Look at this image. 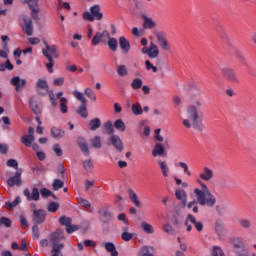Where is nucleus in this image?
Returning <instances> with one entry per match:
<instances>
[{
    "mask_svg": "<svg viewBox=\"0 0 256 256\" xmlns=\"http://www.w3.org/2000/svg\"><path fill=\"white\" fill-rule=\"evenodd\" d=\"M222 74L227 81H231L232 83H239V78L235 73V70L232 68H222Z\"/></svg>",
    "mask_w": 256,
    "mask_h": 256,
    "instance_id": "14",
    "label": "nucleus"
},
{
    "mask_svg": "<svg viewBox=\"0 0 256 256\" xmlns=\"http://www.w3.org/2000/svg\"><path fill=\"white\" fill-rule=\"evenodd\" d=\"M108 145H112V147L118 150L119 153H121L123 149H125V146L123 145V140H121V137H119V135H115V134L110 136Z\"/></svg>",
    "mask_w": 256,
    "mask_h": 256,
    "instance_id": "11",
    "label": "nucleus"
},
{
    "mask_svg": "<svg viewBox=\"0 0 256 256\" xmlns=\"http://www.w3.org/2000/svg\"><path fill=\"white\" fill-rule=\"evenodd\" d=\"M22 31L28 35V37H31L33 35V19H31L29 16L24 15L23 17V24L21 25Z\"/></svg>",
    "mask_w": 256,
    "mask_h": 256,
    "instance_id": "10",
    "label": "nucleus"
},
{
    "mask_svg": "<svg viewBox=\"0 0 256 256\" xmlns=\"http://www.w3.org/2000/svg\"><path fill=\"white\" fill-rule=\"evenodd\" d=\"M119 47L122 50V53H124V55H127V53L131 51V43H129V40H127L125 36H121L119 38Z\"/></svg>",
    "mask_w": 256,
    "mask_h": 256,
    "instance_id": "19",
    "label": "nucleus"
},
{
    "mask_svg": "<svg viewBox=\"0 0 256 256\" xmlns=\"http://www.w3.org/2000/svg\"><path fill=\"white\" fill-rule=\"evenodd\" d=\"M131 111L133 115H136V116L143 115V108L141 107V104L139 102L132 104Z\"/></svg>",
    "mask_w": 256,
    "mask_h": 256,
    "instance_id": "42",
    "label": "nucleus"
},
{
    "mask_svg": "<svg viewBox=\"0 0 256 256\" xmlns=\"http://www.w3.org/2000/svg\"><path fill=\"white\" fill-rule=\"evenodd\" d=\"M119 77H127L129 75V70H127V66L119 65L116 69Z\"/></svg>",
    "mask_w": 256,
    "mask_h": 256,
    "instance_id": "43",
    "label": "nucleus"
},
{
    "mask_svg": "<svg viewBox=\"0 0 256 256\" xmlns=\"http://www.w3.org/2000/svg\"><path fill=\"white\" fill-rule=\"evenodd\" d=\"M19 203H21V197L17 196L12 202L7 201L5 203V207L9 211H11V210H13L14 207H17V205H19Z\"/></svg>",
    "mask_w": 256,
    "mask_h": 256,
    "instance_id": "39",
    "label": "nucleus"
},
{
    "mask_svg": "<svg viewBox=\"0 0 256 256\" xmlns=\"http://www.w3.org/2000/svg\"><path fill=\"white\" fill-rule=\"evenodd\" d=\"M238 225L241 227V229L249 230L251 227H253V222L249 218H240L238 220Z\"/></svg>",
    "mask_w": 256,
    "mask_h": 256,
    "instance_id": "29",
    "label": "nucleus"
},
{
    "mask_svg": "<svg viewBox=\"0 0 256 256\" xmlns=\"http://www.w3.org/2000/svg\"><path fill=\"white\" fill-rule=\"evenodd\" d=\"M165 155V146L161 143H156L152 150L153 157H163Z\"/></svg>",
    "mask_w": 256,
    "mask_h": 256,
    "instance_id": "23",
    "label": "nucleus"
},
{
    "mask_svg": "<svg viewBox=\"0 0 256 256\" xmlns=\"http://www.w3.org/2000/svg\"><path fill=\"white\" fill-rule=\"evenodd\" d=\"M175 196L178 201H182L183 205H187V192L183 189H177L175 191Z\"/></svg>",
    "mask_w": 256,
    "mask_h": 256,
    "instance_id": "31",
    "label": "nucleus"
},
{
    "mask_svg": "<svg viewBox=\"0 0 256 256\" xmlns=\"http://www.w3.org/2000/svg\"><path fill=\"white\" fill-rule=\"evenodd\" d=\"M195 105H190L187 109V119L183 120V125L186 129H196L197 131H203V118L201 112V101L197 100Z\"/></svg>",
    "mask_w": 256,
    "mask_h": 256,
    "instance_id": "1",
    "label": "nucleus"
},
{
    "mask_svg": "<svg viewBox=\"0 0 256 256\" xmlns=\"http://www.w3.org/2000/svg\"><path fill=\"white\" fill-rule=\"evenodd\" d=\"M83 19L85 21H94L95 20V16H93V14H91V12H84L82 15Z\"/></svg>",
    "mask_w": 256,
    "mask_h": 256,
    "instance_id": "63",
    "label": "nucleus"
},
{
    "mask_svg": "<svg viewBox=\"0 0 256 256\" xmlns=\"http://www.w3.org/2000/svg\"><path fill=\"white\" fill-rule=\"evenodd\" d=\"M200 186L202 188H196L194 189V194L196 196V199L202 207H215V203H217V198H215V195L211 193V190H209V187H207V184L205 182H199Z\"/></svg>",
    "mask_w": 256,
    "mask_h": 256,
    "instance_id": "2",
    "label": "nucleus"
},
{
    "mask_svg": "<svg viewBox=\"0 0 256 256\" xmlns=\"http://www.w3.org/2000/svg\"><path fill=\"white\" fill-rule=\"evenodd\" d=\"M50 135L53 139H63L65 137V130L53 126L50 130Z\"/></svg>",
    "mask_w": 256,
    "mask_h": 256,
    "instance_id": "20",
    "label": "nucleus"
},
{
    "mask_svg": "<svg viewBox=\"0 0 256 256\" xmlns=\"http://www.w3.org/2000/svg\"><path fill=\"white\" fill-rule=\"evenodd\" d=\"M179 167H181L188 177H191V171H189V166L185 162H179L178 163Z\"/></svg>",
    "mask_w": 256,
    "mask_h": 256,
    "instance_id": "58",
    "label": "nucleus"
},
{
    "mask_svg": "<svg viewBox=\"0 0 256 256\" xmlns=\"http://www.w3.org/2000/svg\"><path fill=\"white\" fill-rule=\"evenodd\" d=\"M83 168L87 173H91V171H93V161L91 159L84 161Z\"/></svg>",
    "mask_w": 256,
    "mask_h": 256,
    "instance_id": "53",
    "label": "nucleus"
},
{
    "mask_svg": "<svg viewBox=\"0 0 256 256\" xmlns=\"http://www.w3.org/2000/svg\"><path fill=\"white\" fill-rule=\"evenodd\" d=\"M10 84L15 87V91L19 93V91H23L25 89V85H27V80L21 79L19 76H13L10 80Z\"/></svg>",
    "mask_w": 256,
    "mask_h": 256,
    "instance_id": "13",
    "label": "nucleus"
},
{
    "mask_svg": "<svg viewBox=\"0 0 256 256\" xmlns=\"http://www.w3.org/2000/svg\"><path fill=\"white\" fill-rule=\"evenodd\" d=\"M78 204L84 209H91V202L85 198H78Z\"/></svg>",
    "mask_w": 256,
    "mask_h": 256,
    "instance_id": "48",
    "label": "nucleus"
},
{
    "mask_svg": "<svg viewBox=\"0 0 256 256\" xmlns=\"http://www.w3.org/2000/svg\"><path fill=\"white\" fill-rule=\"evenodd\" d=\"M158 166L160 167V171L163 175V177H169V166L167 165L166 161H157Z\"/></svg>",
    "mask_w": 256,
    "mask_h": 256,
    "instance_id": "33",
    "label": "nucleus"
},
{
    "mask_svg": "<svg viewBox=\"0 0 256 256\" xmlns=\"http://www.w3.org/2000/svg\"><path fill=\"white\" fill-rule=\"evenodd\" d=\"M29 107L31 109V111H33V113L35 115H41V107L39 106V104H37V101L35 100V98H30L29 100Z\"/></svg>",
    "mask_w": 256,
    "mask_h": 256,
    "instance_id": "27",
    "label": "nucleus"
},
{
    "mask_svg": "<svg viewBox=\"0 0 256 256\" xmlns=\"http://www.w3.org/2000/svg\"><path fill=\"white\" fill-rule=\"evenodd\" d=\"M63 239H65V232L61 229H56L49 235V242L52 245L51 256H63V250L65 249V243L62 242Z\"/></svg>",
    "mask_w": 256,
    "mask_h": 256,
    "instance_id": "3",
    "label": "nucleus"
},
{
    "mask_svg": "<svg viewBox=\"0 0 256 256\" xmlns=\"http://www.w3.org/2000/svg\"><path fill=\"white\" fill-rule=\"evenodd\" d=\"M23 171L22 170H17L15 172L14 176H11L10 178L7 179V185L9 187H21L22 185V180H21V175H22Z\"/></svg>",
    "mask_w": 256,
    "mask_h": 256,
    "instance_id": "12",
    "label": "nucleus"
},
{
    "mask_svg": "<svg viewBox=\"0 0 256 256\" xmlns=\"http://www.w3.org/2000/svg\"><path fill=\"white\" fill-rule=\"evenodd\" d=\"M163 231L168 235H173V226H171L170 224H164Z\"/></svg>",
    "mask_w": 256,
    "mask_h": 256,
    "instance_id": "64",
    "label": "nucleus"
},
{
    "mask_svg": "<svg viewBox=\"0 0 256 256\" xmlns=\"http://www.w3.org/2000/svg\"><path fill=\"white\" fill-rule=\"evenodd\" d=\"M92 147L94 149H101V136H95L92 140Z\"/></svg>",
    "mask_w": 256,
    "mask_h": 256,
    "instance_id": "51",
    "label": "nucleus"
},
{
    "mask_svg": "<svg viewBox=\"0 0 256 256\" xmlns=\"http://www.w3.org/2000/svg\"><path fill=\"white\" fill-rule=\"evenodd\" d=\"M29 9H30V11H32V13H31L32 19H34V21H39V4L38 5H30Z\"/></svg>",
    "mask_w": 256,
    "mask_h": 256,
    "instance_id": "40",
    "label": "nucleus"
},
{
    "mask_svg": "<svg viewBox=\"0 0 256 256\" xmlns=\"http://www.w3.org/2000/svg\"><path fill=\"white\" fill-rule=\"evenodd\" d=\"M103 37H109V32L107 31L97 32L92 39V45H99Z\"/></svg>",
    "mask_w": 256,
    "mask_h": 256,
    "instance_id": "30",
    "label": "nucleus"
},
{
    "mask_svg": "<svg viewBox=\"0 0 256 256\" xmlns=\"http://www.w3.org/2000/svg\"><path fill=\"white\" fill-rule=\"evenodd\" d=\"M69 101L67 100V98H60V111L61 113L65 114L67 113L68 111V108H67V103Z\"/></svg>",
    "mask_w": 256,
    "mask_h": 256,
    "instance_id": "49",
    "label": "nucleus"
},
{
    "mask_svg": "<svg viewBox=\"0 0 256 256\" xmlns=\"http://www.w3.org/2000/svg\"><path fill=\"white\" fill-rule=\"evenodd\" d=\"M98 213L100 215V220L102 221V223H109L113 220V214H111V212H109L108 210H99Z\"/></svg>",
    "mask_w": 256,
    "mask_h": 256,
    "instance_id": "25",
    "label": "nucleus"
},
{
    "mask_svg": "<svg viewBox=\"0 0 256 256\" xmlns=\"http://www.w3.org/2000/svg\"><path fill=\"white\" fill-rule=\"evenodd\" d=\"M84 93H85L86 97H88V99H90L91 101H97V96L95 95V92L93 91V89L86 88L84 90Z\"/></svg>",
    "mask_w": 256,
    "mask_h": 256,
    "instance_id": "47",
    "label": "nucleus"
},
{
    "mask_svg": "<svg viewBox=\"0 0 256 256\" xmlns=\"http://www.w3.org/2000/svg\"><path fill=\"white\" fill-rule=\"evenodd\" d=\"M59 223H60V225H63L64 227H68L71 225L72 220L70 217L62 216L59 218Z\"/></svg>",
    "mask_w": 256,
    "mask_h": 256,
    "instance_id": "52",
    "label": "nucleus"
},
{
    "mask_svg": "<svg viewBox=\"0 0 256 256\" xmlns=\"http://www.w3.org/2000/svg\"><path fill=\"white\" fill-rule=\"evenodd\" d=\"M142 19H143V27L144 29H155L157 27V23L153 21V18L148 17L145 14H142Z\"/></svg>",
    "mask_w": 256,
    "mask_h": 256,
    "instance_id": "21",
    "label": "nucleus"
},
{
    "mask_svg": "<svg viewBox=\"0 0 256 256\" xmlns=\"http://www.w3.org/2000/svg\"><path fill=\"white\" fill-rule=\"evenodd\" d=\"M141 51L143 55H148L149 59L159 57V48H157V45H155L153 42L150 43L149 48L143 47Z\"/></svg>",
    "mask_w": 256,
    "mask_h": 256,
    "instance_id": "9",
    "label": "nucleus"
},
{
    "mask_svg": "<svg viewBox=\"0 0 256 256\" xmlns=\"http://www.w3.org/2000/svg\"><path fill=\"white\" fill-rule=\"evenodd\" d=\"M103 130L105 135H115V128H113V122L111 120H108L103 124Z\"/></svg>",
    "mask_w": 256,
    "mask_h": 256,
    "instance_id": "28",
    "label": "nucleus"
},
{
    "mask_svg": "<svg viewBox=\"0 0 256 256\" xmlns=\"http://www.w3.org/2000/svg\"><path fill=\"white\" fill-rule=\"evenodd\" d=\"M105 249L109 254H111V256H119V252L113 242H106Z\"/></svg>",
    "mask_w": 256,
    "mask_h": 256,
    "instance_id": "32",
    "label": "nucleus"
},
{
    "mask_svg": "<svg viewBox=\"0 0 256 256\" xmlns=\"http://www.w3.org/2000/svg\"><path fill=\"white\" fill-rule=\"evenodd\" d=\"M114 127L121 133H124L125 129H127L125 122H123V120H121V119H118L114 122Z\"/></svg>",
    "mask_w": 256,
    "mask_h": 256,
    "instance_id": "44",
    "label": "nucleus"
},
{
    "mask_svg": "<svg viewBox=\"0 0 256 256\" xmlns=\"http://www.w3.org/2000/svg\"><path fill=\"white\" fill-rule=\"evenodd\" d=\"M36 88H37L38 95L43 96L48 93L52 107H57V98H55V93H53V91H49V84L47 83V80L41 79V78L38 79V81L36 83ZM41 89L43 91H46L47 93L41 91Z\"/></svg>",
    "mask_w": 256,
    "mask_h": 256,
    "instance_id": "5",
    "label": "nucleus"
},
{
    "mask_svg": "<svg viewBox=\"0 0 256 256\" xmlns=\"http://www.w3.org/2000/svg\"><path fill=\"white\" fill-rule=\"evenodd\" d=\"M128 195H129L130 201H132V203L135 205V207L140 209L141 201H139V197L137 196L135 191H133V189H128Z\"/></svg>",
    "mask_w": 256,
    "mask_h": 256,
    "instance_id": "26",
    "label": "nucleus"
},
{
    "mask_svg": "<svg viewBox=\"0 0 256 256\" xmlns=\"http://www.w3.org/2000/svg\"><path fill=\"white\" fill-rule=\"evenodd\" d=\"M75 231H79V225H69L68 227H66V233H68V235H71V233H75Z\"/></svg>",
    "mask_w": 256,
    "mask_h": 256,
    "instance_id": "62",
    "label": "nucleus"
},
{
    "mask_svg": "<svg viewBox=\"0 0 256 256\" xmlns=\"http://www.w3.org/2000/svg\"><path fill=\"white\" fill-rule=\"evenodd\" d=\"M21 143H22L25 147H31V145H33V143H35V137L24 135V136L21 138Z\"/></svg>",
    "mask_w": 256,
    "mask_h": 256,
    "instance_id": "37",
    "label": "nucleus"
},
{
    "mask_svg": "<svg viewBox=\"0 0 256 256\" xmlns=\"http://www.w3.org/2000/svg\"><path fill=\"white\" fill-rule=\"evenodd\" d=\"M65 185V182H63L60 179H54L52 184L53 191H59V189H63V186Z\"/></svg>",
    "mask_w": 256,
    "mask_h": 256,
    "instance_id": "45",
    "label": "nucleus"
},
{
    "mask_svg": "<svg viewBox=\"0 0 256 256\" xmlns=\"http://www.w3.org/2000/svg\"><path fill=\"white\" fill-rule=\"evenodd\" d=\"M188 219H190V223H192V225H194L195 229L199 233H201V231H203V223L197 222V219L195 218V216H193V214H188Z\"/></svg>",
    "mask_w": 256,
    "mask_h": 256,
    "instance_id": "34",
    "label": "nucleus"
},
{
    "mask_svg": "<svg viewBox=\"0 0 256 256\" xmlns=\"http://www.w3.org/2000/svg\"><path fill=\"white\" fill-rule=\"evenodd\" d=\"M140 227L144 231V233H147L148 235H153V233H155V229L153 228V225L145 221L141 222Z\"/></svg>",
    "mask_w": 256,
    "mask_h": 256,
    "instance_id": "35",
    "label": "nucleus"
},
{
    "mask_svg": "<svg viewBox=\"0 0 256 256\" xmlns=\"http://www.w3.org/2000/svg\"><path fill=\"white\" fill-rule=\"evenodd\" d=\"M47 211H49V213H57V211H59V203L58 202H50L48 204Z\"/></svg>",
    "mask_w": 256,
    "mask_h": 256,
    "instance_id": "46",
    "label": "nucleus"
},
{
    "mask_svg": "<svg viewBox=\"0 0 256 256\" xmlns=\"http://www.w3.org/2000/svg\"><path fill=\"white\" fill-rule=\"evenodd\" d=\"M11 219L3 216L0 218V227L1 225H4V227H6L7 229H9V227H11Z\"/></svg>",
    "mask_w": 256,
    "mask_h": 256,
    "instance_id": "55",
    "label": "nucleus"
},
{
    "mask_svg": "<svg viewBox=\"0 0 256 256\" xmlns=\"http://www.w3.org/2000/svg\"><path fill=\"white\" fill-rule=\"evenodd\" d=\"M199 178L202 179V181H211V179H213V170L209 167H204L203 171L199 174Z\"/></svg>",
    "mask_w": 256,
    "mask_h": 256,
    "instance_id": "22",
    "label": "nucleus"
},
{
    "mask_svg": "<svg viewBox=\"0 0 256 256\" xmlns=\"http://www.w3.org/2000/svg\"><path fill=\"white\" fill-rule=\"evenodd\" d=\"M52 149L57 157L63 156V150L61 149V145L54 144Z\"/></svg>",
    "mask_w": 256,
    "mask_h": 256,
    "instance_id": "57",
    "label": "nucleus"
},
{
    "mask_svg": "<svg viewBox=\"0 0 256 256\" xmlns=\"http://www.w3.org/2000/svg\"><path fill=\"white\" fill-rule=\"evenodd\" d=\"M145 67L147 71H152L153 73H157V71H159L157 66H154L149 60L145 61Z\"/></svg>",
    "mask_w": 256,
    "mask_h": 256,
    "instance_id": "54",
    "label": "nucleus"
},
{
    "mask_svg": "<svg viewBox=\"0 0 256 256\" xmlns=\"http://www.w3.org/2000/svg\"><path fill=\"white\" fill-rule=\"evenodd\" d=\"M45 48L42 49V55L46 57L48 63L46 64V69L48 73H53V67H55V60L59 59V54H57V45H49L47 42H44Z\"/></svg>",
    "mask_w": 256,
    "mask_h": 256,
    "instance_id": "4",
    "label": "nucleus"
},
{
    "mask_svg": "<svg viewBox=\"0 0 256 256\" xmlns=\"http://www.w3.org/2000/svg\"><path fill=\"white\" fill-rule=\"evenodd\" d=\"M156 39L163 51H169L171 49V47L169 46V42L167 41V36H165V33L158 32L156 34Z\"/></svg>",
    "mask_w": 256,
    "mask_h": 256,
    "instance_id": "17",
    "label": "nucleus"
},
{
    "mask_svg": "<svg viewBox=\"0 0 256 256\" xmlns=\"http://www.w3.org/2000/svg\"><path fill=\"white\" fill-rule=\"evenodd\" d=\"M90 12L92 14V17H94V19H96V21H101V19H103V13H101V6L99 5H93L90 8Z\"/></svg>",
    "mask_w": 256,
    "mask_h": 256,
    "instance_id": "24",
    "label": "nucleus"
},
{
    "mask_svg": "<svg viewBox=\"0 0 256 256\" xmlns=\"http://www.w3.org/2000/svg\"><path fill=\"white\" fill-rule=\"evenodd\" d=\"M39 224H34L32 227V237L33 239H39Z\"/></svg>",
    "mask_w": 256,
    "mask_h": 256,
    "instance_id": "61",
    "label": "nucleus"
},
{
    "mask_svg": "<svg viewBox=\"0 0 256 256\" xmlns=\"http://www.w3.org/2000/svg\"><path fill=\"white\" fill-rule=\"evenodd\" d=\"M214 231L218 237V239H223L225 237L227 230L225 229V225L223 224V221L218 219L214 223Z\"/></svg>",
    "mask_w": 256,
    "mask_h": 256,
    "instance_id": "15",
    "label": "nucleus"
},
{
    "mask_svg": "<svg viewBox=\"0 0 256 256\" xmlns=\"http://www.w3.org/2000/svg\"><path fill=\"white\" fill-rule=\"evenodd\" d=\"M108 47H109L110 51H113L115 53V51H117V47H119L117 38H110V36H109L108 37Z\"/></svg>",
    "mask_w": 256,
    "mask_h": 256,
    "instance_id": "41",
    "label": "nucleus"
},
{
    "mask_svg": "<svg viewBox=\"0 0 256 256\" xmlns=\"http://www.w3.org/2000/svg\"><path fill=\"white\" fill-rule=\"evenodd\" d=\"M7 167H12L13 169H19V163L15 159H9L6 162Z\"/></svg>",
    "mask_w": 256,
    "mask_h": 256,
    "instance_id": "60",
    "label": "nucleus"
},
{
    "mask_svg": "<svg viewBox=\"0 0 256 256\" xmlns=\"http://www.w3.org/2000/svg\"><path fill=\"white\" fill-rule=\"evenodd\" d=\"M132 89H141L143 87V80L141 78H135L131 83Z\"/></svg>",
    "mask_w": 256,
    "mask_h": 256,
    "instance_id": "50",
    "label": "nucleus"
},
{
    "mask_svg": "<svg viewBox=\"0 0 256 256\" xmlns=\"http://www.w3.org/2000/svg\"><path fill=\"white\" fill-rule=\"evenodd\" d=\"M24 197H26L27 201H39L40 199L39 188L34 187L32 189V193L29 190V188H25Z\"/></svg>",
    "mask_w": 256,
    "mask_h": 256,
    "instance_id": "16",
    "label": "nucleus"
},
{
    "mask_svg": "<svg viewBox=\"0 0 256 256\" xmlns=\"http://www.w3.org/2000/svg\"><path fill=\"white\" fill-rule=\"evenodd\" d=\"M122 230L124 231L122 234H121V239L123 241H131V239H133L135 237V233H129L127 231H129V228L128 227H124L122 228Z\"/></svg>",
    "mask_w": 256,
    "mask_h": 256,
    "instance_id": "38",
    "label": "nucleus"
},
{
    "mask_svg": "<svg viewBox=\"0 0 256 256\" xmlns=\"http://www.w3.org/2000/svg\"><path fill=\"white\" fill-rule=\"evenodd\" d=\"M40 195L44 199H47V197H51V195H53V192L51 190L47 189V188H42L40 190Z\"/></svg>",
    "mask_w": 256,
    "mask_h": 256,
    "instance_id": "59",
    "label": "nucleus"
},
{
    "mask_svg": "<svg viewBox=\"0 0 256 256\" xmlns=\"http://www.w3.org/2000/svg\"><path fill=\"white\" fill-rule=\"evenodd\" d=\"M72 95L81 103L76 110V113H78L80 117H83V119H87V117H89V112L87 111V98H85L82 92L77 90H74Z\"/></svg>",
    "mask_w": 256,
    "mask_h": 256,
    "instance_id": "6",
    "label": "nucleus"
},
{
    "mask_svg": "<svg viewBox=\"0 0 256 256\" xmlns=\"http://www.w3.org/2000/svg\"><path fill=\"white\" fill-rule=\"evenodd\" d=\"M47 218V211L44 209L33 210L32 215V223L33 225H41L45 223V219Z\"/></svg>",
    "mask_w": 256,
    "mask_h": 256,
    "instance_id": "8",
    "label": "nucleus"
},
{
    "mask_svg": "<svg viewBox=\"0 0 256 256\" xmlns=\"http://www.w3.org/2000/svg\"><path fill=\"white\" fill-rule=\"evenodd\" d=\"M88 127H89L90 131H97V129H99V127H101V119L94 118V119L90 120Z\"/></svg>",
    "mask_w": 256,
    "mask_h": 256,
    "instance_id": "36",
    "label": "nucleus"
},
{
    "mask_svg": "<svg viewBox=\"0 0 256 256\" xmlns=\"http://www.w3.org/2000/svg\"><path fill=\"white\" fill-rule=\"evenodd\" d=\"M212 256H225V252H223V249L221 247L214 246Z\"/></svg>",
    "mask_w": 256,
    "mask_h": 256,
    "instance_id": "56",
    "label": "nucleus"
},
{
    "mask_svg": "<svg viewBox=\"0 0 256 256\" xmlns=\"http://www.w3.org/2000/svg\"><path fill=\"white\" fill-rule=\"evenodd\" d=\"M231 242H232V245H233L235 255H239V253H244V252L249 251V249H247L245 247V244L243 242V238L233 237L231 239Z\"/></svg>",
    "mask_w": 256,
    "mask_h": 256,
    "instance_id": "7",
    "label": "nucleus"
},
{
    "mask_svg": "<svg viewBox=\"0 0 256 256\" xmlns=\"http://www.w3.org/2000/svg\"><path fill=\"white\" fill-rule=\"evenodd\" d=\"M78 147L80 148V151L85 155V157H89V144H87V140L83 137H78L77 139Z\"/></svg>",
    "mask_w": 256,
    "mask_h": 256,
    "instance_id": "18",
    "label": "nucleus"
}]
</instances>
